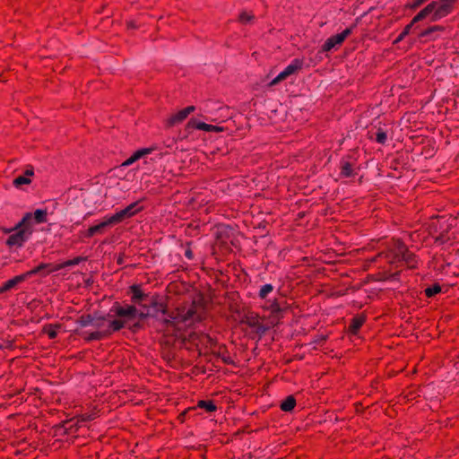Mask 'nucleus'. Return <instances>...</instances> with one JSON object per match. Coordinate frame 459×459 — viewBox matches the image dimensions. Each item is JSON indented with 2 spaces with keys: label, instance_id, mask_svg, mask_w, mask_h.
<instances>
[{
  "label": "nucleus",
  "instance_id": "1",
  "mask_svg": "<svg viewBox=\"0 0 459 459\" xmlns=\"http://www.w3.org/2000/svg\"><path fill=\"white\" fill-rule=\"evenodd\" d=\"M208 307L205 299L198 294L191 303H186L176 308L173 316L165 318L168 325L180 331L185 326H189L195 322L204 320L207 316Z\"/></svg>",
  "mask_w": 459,
  "mask_h": 459
},
{
  "label": "nucleus",
  "instance_id": "2",
  "mask_svg": "<svg viewBox=\"0 0 459 459\" xmlns=\"http://www.w3.org/2000/svg\"><path fill=\"white\" fill-rule=\"evenodd\" d=\"M158 304L148 297L147 300L141 301L140 305H121L116 302L110 308V316H115L117 319H123V328L136 318H144L149 316H154Z\"/></svg>",
  "mask_w": 459,
  "mask_h": 459
},
{
  "label": "nucleus",
  "instance_id": "3",
  "mask_svg": "<svg viewBox=\"0 0 459 459\" xmlns=\"http://www.w3.org/2000/svg\"><path fill=\"white\" fill-rule=\"evenodd\" d=\"M82 260V257H75L74 259L66 260L63 263L59 264H40L35 268L22 273L20 275H17L5 282L3 283V285L0 286V293L5 292L15 286H17L19 283L24 281L29 277L34 275V274H40L42 276H46L51 273L57 272L63 268L76 265L80 264V262Z\"/></svg>",
  "mask_w": 459,
  "mask_h": 459
},
{
  "label": "nucleus",
  "instance_id": "4",
  "mask_svg": "<svg viewBox=\"0 0 459 459\" xmlns=\"http://www.w3.org/2000/svg\"><path fill=\"white\" fill-rule=\"evenodd\" d=\"M454 2L455 0H438L432 2L414 16L412 22H418L428 16L431 17L432 22L438 21L451 13Z\"/></svg>",
  "mask_w": 459,
  "mask_h": 459
},
{
  "label": "nucleus",
  "instance_id": "5",
  "mask_svg": "<svg viewBox=\"0 0 459 459\" xmlns=\"http://www.w3.org/2000/svg\"><path fill=\"white\" fill-rule=\"evenodd\" d=\"M123 319H117L115 316H110V311L106 317L96 320L93 325L97 330L89 333V340H100L114 332L123 328Z\"/></svg>",
  "mask_w": 459,
  "mask_h": 459
},
{
  "label": "nucleus",
  "instance_id": "6",
  "mask_svg": "<svg viewBox=\"0 0 459 459\" xmlns=\"http://www.w3.org/2000/svg\"><path fill=\"white\" fill-rule=\"evenodd\" d=\"M13 231V232L8 237L6 244L9 247H22L33 232L31 214L27 213Z\"/></svg>",
  "mask_w": 459,
  "mask_h": 459
},
{
  "label": "nucleus",
  "instance_id": "7",
  "mask_svg": "<svg viewBox=\"0 0 459 459\" xmlns=\"http://www.w3.org/2000/svg\"><path fill=\"white\" fill-rule=\"evenodd\" d=\"M385 257L391 264L404 261L410 267H414L416 264L415 255L400 240H395L388 247Z\"/></svg>",
  "mask_w": 459,
  "mask_h": 459
},
{
  "label": "nucleus",
  "instance_id": "8",
  "mask_svg": "<svg viewBox=\"0 0 459 459\" xmlns=\"http://www.w3.org/2000/svg\"><path fill=\"white\" fill-rule=\"evenodd\" d=\"M304 61L300 58L293 59L274 79L272 80L270 85H275L281 81L286 80L292 74H297L303 66Z\"/></svg>",
  "mask_w": 459,
  "mask_h": 459
},
{
  "label": "nucleus",
  "instance_id": "9",
  "mask_svg": "<svg viewBox=\"0 0 459 459\" xmlns=\"http://www.w3.org/2000/svg\"><path fill=\"white\" fill-rule=\"evenodd\" d=\"M262 308L270 313L269 321L273 325H277L282 317L283 309L281 307L277 299L266 300L262 306Z\"/></svg>",
  "mask_w": 459,
  "mask_h": 459
},
{
  "label": "nucleus",
  "instance_id": "10",
  "mask_svg": "<svg viewBox=\"0 0 459 459\" xmlns=\"http://www.w3.org/2000/svg\"><path fill=\"white\" fill-rule=\"evenodd\" d=\"M352 28H347L341 33L333 35L326 39L322 47L323 51L327 52L342 44L352 32Z\"/></svg>",
  "mask_w": 459,
  "mask_h": 459
},
{
  "label": "nucleus",
  "instance_id": "11",
  "mask_svg": "<svg viewBox=\"0 0 459 459\" xmlns=\"http://www.w3.org/2000/svg\"><path fill=\"white\" fill-rule=\"evenodd\" d=\"M117 224L112 215L106 216L104 220L99 224L90 227L85 233L87 238H91L96 234H102L107 227Z\"/></svg>",
  "mask_w": 459,
  "mask_h": 459
},
{
  "label": "nucleus",
  "instance_id": "12",
  "mask_svg": "<svg viewBox=\"0 0 459 459\" xmlns=\"http://www.w3.org/2000/svg\"><path fill=\"white\" fill-rule=\"evenodd\" d=\"M139 211H141V208L138 207V203H133L125 209H122L119 212H116L112 216L114 217L117 223H119L126 218H130L134 216Z\"/></svg>",
  "mask_w": 459,
  "mask_h": 459
},
{
  "label": "nucleus",
  "instance_id": "13",
  "mask_svg": "<svg viewBox=\"0 0 459 459\" xmlns=\"http://www.w3.org/2000/svg\"><path fill=\"white\" fill-rule=\"evenodd\" d=\"M455 232H457L456 229L453 230L451 229L443 230L439 235L436 237V241L439 242L440 244L449 243L453 245L459 240V238L455 236Z\"/></svg>",
  "mask_w": 459,
  "mask_h": 459
},
{
  "label": "nucleus",
  "instance_id": "14",
  "mask_svg": "<svg viewBox=\"0 0 459 459\" xmlns=\"http://www.w3.org/2000/svg\"><path fill=\"white\" fill-rule=\"evenodd\" d=\"M188 127L195 128L201 131L205 132H221L222 128L218 126H213L210 124H206L204 122H201L195 119H191L188 122Z\"/></svg>",
  "mask_w": 459,
  "mask_h": 459
},
{
  "label": "nucleus",
  "instance_id": "15",
  "mask_svg": "<svg viewBox=\"0 0 459 459\" xmlns=\"http://www.w3.org/2000/svg\"><path fill=\"white\" fill-rule=\"evenodd\" d=\"M152 152V148H143L134 152L128 159H126L122 164V167H128L134 163L136 160L150 154Z\"/></svg>",
  "mask_w": 459,
  "mask_h": 459
},
{
  "label": "nucleus",
  "instance_id": "16",
  "mask_svg": "<svg viewBox=\"0 0 459 459\" xmlns=\"http://www.w3.org/2000/svg\"><path fill=\"white\" fill-rule=\"evenodd\" d=\"M195 110L194 106H188L178 112H177L175 115H173L169 118V123L171 125L178 124L185 120L193 111Z\"/></svg>",
  "mask_w": 459,
  "mask_h": 459
},
{
  "label": "nucleus",
  "instance_id": "17",
  "mask_svg": "<svg viewBox=\"0 0 459 459\" xmlns=\"http://www.w3.org/2000/svg\"><path fill=\"white\" fill-rule=\"evenodd\" d=\"M130 292L132 294L131 299L135 305H140L141 301H145L148 299V295L144 294L141 288L137 285H133L130 288Z\"/></svg>",
  "mask_w": 459,
  "mask_h": 459
},
{
  "label": "nucleus",
  "instance_id": "18",
  "mask_svg": "<svg viewBox=\"0 0 459 459\" xmlns=\"http://www.w3.org/2000/svg\"><path fill=\"white\" fill-rule=\"evenodd\" d=\"M34 174L33 169H27L23 176H19L13 179V186L19 187L22 185H28L30 183V177Z\"/></svg>",
  "mask_w": 459,
  "mask_h": 459
},
{
  "label": "nucleus",
  "instance_id": "19",
  "mask_svg": "<svg viewBox=\"0 0 459 459\" xmlns=\"http://www.w3.org/2000/svg\"><path fill=\"white\" fill-rule=\"evenodd\" d=\"M365 322V317L363 316H355L350 325L351 332L352 333H356L357 331L362 326Z\"/></svg>",
  "mask_w": 459,
  "mask_h": 459
},
{
  "label": "nucleus",
  "instance_id": "20",
  "mask_svg": "<svg viewBox=\"0 0 459 459\" xmlns=\"http://www.w3.org/2000/svg\"><path fill=\"white\" fill-rule=\"evenodd\" d=\"M31 214V220L33 219L36 223H42L47 221V211L42 209H38Z\"/></svg>",
  "mask_w": 459,
  "mask_h": 459
},
{
  "label": "nucleus",
  "instance_id": "21",
  "mask_svg": "<svg viewBox=\"0 0 459 459\" xmlns=\"http://www.w3.org/2000/svg\"><path fill=\"white\" fill-rule=\"evenodd\" d=\"M296 401L292 396L287 397L281 404V409L283 411H290L294 409Z\"/></svg>",
  "mask_w": 459,
  "mask_h": 459
},
{
  "label": "nucleus",
  "instance_id": "22",
  "mask_svg": "<svg viewBox=\"0 0 459 459\" xmlns=\"http://www.w3.org/2000/svg\"><path fill=\"white\" fill-rule=\"evenodd\" d=\"M274 287L271 283L263 285L258 292V297L262 299H265L266 297L273 292Z\"/></svg>",
  "mask_w": 459,
  "mask_h": 459
},
{
  "label": "nucleus",
  "instance_id": "23",
  "mask_svg": "<svg viewBox=\"0 0 459 459\" xmlns=\"http://www.w3.org/2000/svg\"><path fill=\"white\" fill-rule=\"evenodd\" d=\"M245 322L250 326H255L259 323L258 315L254 312H249L245 316Z\"/></svg>",
  "mask_w": 459,
  "mask_h": 459
},
{
  "label": "nucleus",
  "instance_id": "24",
  "mask_svg": "<svg viewBox=\"0 0 459 459\" xmlns=\"http://www.w3.org/2000/svg\"><path fill=\"white\" fill-rule=\"evenodd\" d=\"M197 407L204 409L207 411H214L216 410V405L212 401H199L197 403Z\"/></svg>",
  "mask_w": 459,
  "mask_h": 459
},
{
  "label": "nucleus",
  "instance_id": "25",
  "mask_svg": "<svg viewBox=\"0 0 459 459\" xmlns=\"http://www.w3.org/2000/svg\"><path fill=\"white\" fill-rule=\"evenodd\" d=\"M415 22H412V21L405 26V28L403 29V30L399 34V36L396 38V39L394 40V44H397L398 42L402 41L411 31V29L412 28L413 24Z\"/></svg>",
  "mask_w": 459,
  "mask_h": 459
},
{
  "label": "nucleus",
  "instance_id": "26",
  "mask_svg": "<svg viewBox=\"0 0 459 459\" xmlns=\"http://www.w3.org/2000/svg\"><path fill=\"white\" fill-rule=\"evenodd\" d=\"M441 291V287L438 284H435L425 290L426 296L430 298Z\"/></svg>",
  "mask_w": 459,
  "mask_h": 459
},
{
  "label": "nucleus",
  "instance_id": "27",
  "mask_svg": "<svg viewBox=\"0 0 459 459\" xmlns=\"http://www.w3.org/2000/svg\"><path fill=\"white\" fill-rule=\"evenodd\" d=\"M341 174L344 177H351L352 175L351 165L348 162H344L341 168Z\"/></svg>",
  "mask_w": 459,
  "mask_h": 459
},
{
  "label": "nucleus",
  "instance_id": "28",
  "mask_svg": "<svg viewBox=\"0 0 459 459\" xmlns=\"http://www.w3.org/2000/svg\"><path fill=\"white\" fill-rule=\"evenodd\" d=\"M442 30V28L440 26H433V27L422 31L420 34V38L431 37L432 33H434L435 31H437V30Z\"/></svg>",
  "mask_w": 459,
  "mask_h": 459
},
{
  "label": "nucleus",
  "instance_id": "29",
  "mask_svg": "<svg viewBox=\"0 0 459 459\" xmlns=\"http://www.w3.org/2000/svg\"><path fill=\"white\" fill-rule=\"evenodd\" d=\"M386 140H387L386 133L382 130H378L377 133V135H376V141L379 143L384 144L386 142Z\"/></svg>",
  "mask_w": 459,
  "mask_h": 459
},
{
  "label": "nucleus",
  "instance_id": "30",
  "mask_svg": "<svg viewBox=\"0 0 459 459\" xmlns=\"http://www.w3.org/2000/svg\"><path fill=\"white\" fill-rule=\"evenodd\" d=\"M253 15L250 13L243 12L239 15V20L242 23H248L252 21Z\"/></svg>",
  "mask_w": 459,
  "mask_h": 459
},
{
  "label": "nucleus",
  "instance_id": "31",
  "mask_svg": "<svg viewBox=\"0 0 459 459\" xmlns=\"http://www.w3.org/2000/svg\"><path fill=\"white\" fill-rule=\"evenodd\" d=\"M445 223H446V220L444 218L437 219L431 222L432 226H434V227L439 226L440 228H442Z\"/></svg>",
  "mask_w": 459,
  "mask_h": 459
},
{
  "label": "nucleus",
  "instance_id": "32",
  "mask_svg": "<svg viewBox=\"0 0 459 459\" xmlns=\"http://www.w3.org/2000/svg\"><path fill=\"white\" fill-rule=\"evenodd\" d=\"M420 5H421V4L419 2V0H414L413 2H411V4H409V6L411 8H417L419 7Z\"/></svg>",
  "mask_w": 459,
  "mask_h": 459
},
{
  "label": "nucleus",
  "instance_id": "33",
  "mask_svg": "<svg viewBox=\"0 0 459 459\" xmlns=\"http://www.w3.org/2000/svg\"><path fill=\"white\" fill-rule=\"evenodd\" d=\"M48 333L51 339H54L56 336V332L55 330H50L48 332Z\"/></svg>",
  "mask_w": 459,
  "mask_h": 459
},
{
  "label": "nucleus",
  "instance_id": "34",
  "mask_svg": "<svg viewBox=\"0 0 459 459\" xmlns=\"http://www.w3.org/2000/svg\"><path fill=\"white\" fill-rule=\"evenodd\" d=\"M186 255L188 258H191V252H190V251H186Z\"/></svg>",
  "mask_w": 459,
  "mask_h": 459
},
{
  "label": "nucleus",
  "instance_id": "35",
  "mask_svg": "<svg viewBox=\"0 0 459 459\" xmlns=\"http://www.w3.org/2000/svg\"><path fill=\"white\" fill-rule=\"evenodd\" d=\"M426 0H419V2L422 4Z\"/></svg>",
  "mask_w": 459,
  "mask_h": 459
},
{
  "label": "nucleus",
  "instance_id": "36",
  "mask_svg": "<svg viewBox=\"0 0 459 459\" xmlns=\"http://www.w3.org/2000/svg\"><path fill=\"white\" fill-rule=\"evenodd\" d=\"M160 310L164 314V309L162 308V306L160 305Z\"/></svg>",
  "mask_w": 459,
  "mask_h": 459
}]
</instances>
